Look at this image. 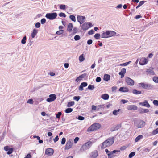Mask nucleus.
<instances>
[{
  "label": "nucleus",
  "mask_w": 158,
  "mask_h": 158,
  "mask_svg": "<svg viewBox=\"0 0 158 158\" xmlns=\"http://www.w3.org/2000/svg\"><path fill=\"white\" fill-rule=\"evenodd\" d=\"M114 137L109 138L102 143L101 148L104 149L107 146L112 145L114 143Z\"/></svg>",
  "instance_id": "obj_1"
},
{
  "label": "nucleus",
  "mask_w": 158,
  "mask_h": 158,
  "mask_svg": "<svg viewBox=\"0 0 158 158\" xmlns=\"http://www.w3.org/2000/svg\"><path fill=\"white\" fill-rule=\"evenodd\" d=\"M138 85L139 87H141L147 90H152L154 89V86L153 85L148 83L141 82L139 83Z\"/></svg>",
  "instance_id": "obj_2"
},
{
  "label": "nucleus",
  "mask_w": 158,
  "mask_h": 158,
  "mask_svg": "<svg viewBox=\"0 0 158 158\" xmlns=\"http://www.w3.org/2000/svg\"><path fill=\"white\" fill-rule=\"evenodd\" d=\"M101 127V125L98 123H94L91 125L87 129V132H91L97 130Z\"/></svg>",
  "instance_id": "obj_3"
},
{
  "label": "nucleus",
  "mask_w": 158,
  "mask_h": 158,
  "mask_svg": "<svg viewBox=\"0 0 158 158\" xmlns=\"http://www.w3.org/2000/svg\"><path fill=\"white\" fill-rule=\"evenodd\" d=\"M93 142L89 141L85 143L84 144L81 148L80 151L82 152L85 150L89 149L91 146Z\"/></svg>",
  "instance_id": "obj_4"
},
{
  "label": "nucleus",
  "mask_w": 158,
  "mask_h": 158,
  "mask_svg": "<svg viewBox=\"0 0 158 158\" xmlns=\"http://www.w3.org/2000/svg\"><path fill=\"white\" fill-rule=\"evenodd\" d=\"M134 124L138 128H141L143 127L145 125V122L142 120H138L135 121L134 122Z\"/></svg>",
  "instance_id": "obj_5"
},
{
  "label": "nucleus",
  "mask_w": 158,
  "mask_h": 158,
  "mask_svg": "<svg viewBox=\"0 0 158 158\" xmlns=\"http://www.w3.org/2000/svg\"><path fill=\"white\" fill-rule=\"evenodd\" d=\"M57 14L56 12L47 13L45 15V17L50 20H53L57 16Z\"/></svg>",
  "instance_id": "obj_6"
},
{
  "label": "nucleus",
  "mask_w": 158,
  "mask_h": 158,
  "mask_svg": "<svg viewBox=\"0 0 158 158\" xmlns=\"http://www.w3.org/2000/svg\"><path fill=\"white\" fill-rule=\"evenodd\" d=\"M93 26L90 22H85L81 26V28L83 31H86Z\"/></svg>",
  "instance_id": "obj_7"
},
{
  "label": "nucleus",
  "mask_w": 158,
  "mask_h": 158,
  "mask_svg": "<svg viewBox=\"0 0 158 158\" xmlns=\"http://www.w3.org/2000/svg\"><path fill=\"white\" fill-rule=\"evenodd\" d=\"M49 97L46 99V101L48 102H51L54 101L56 98V95L54 94L49 95Z\"/></svg>",
  "instance_id": "obj_8"
},
{
  "label": "nucleus",
  "mask_w": 158,
  "mask_h": 158,
  "mask_svg": "<svg viewBox=\"0 0 158 158\" xmlns=\"http://www.w3.org/2000/svg\"><path fill=\"white\" fill-rule=\"evenodd\" d=\"M77 21L81 24H83L84 22L85 19V16L81 15H77Z\"/></svg>",
  "instance_id": "obj_9"
},
{
  "label": "nucleus",
  "mask_w": 158,
  "mask_h": 158,
  "mask_svg": "<svg viewBox=\"0 0 158 158\" xmlns=\"http://www.w3.org/2000/svg\"><path fill=\"white\" fill-rule=\"evenodd\" d=\"M125 81L129 85L132 86L134 84V80L129 77H126L125 78Z\"/></svg>",
  "instance_id": "obj_10"
},
{
  "label": "nucleus",
  "mask_w": 158,
  "mask_h": 158,
  "mask_svg": "<svg viewBox=\"0 0 158 158\" xmlns=\"http://www.w3.org/2000/svg\"><path fill=\"white\" fill-rule=\"evenodd\" d=\"M54 150L51 148H48L45 150V154L49 156H52L54 153Z\"/></svg>",
  "instance_id": "obj_11"
},
{
  "label": "nucleus",
  "mask_w": 158,
  "mask_h": 158,
  "mask_svg": "<svg viewBox=\"0 0 158 158\" xmlns=\"http://www.w3.org/2000/svg\"><path fill=\"white\" fill-rule=\"evenodd\" d=\"M148 62V59L145 58H142L140 59L139 64L141 65H143L146 64Z\"/></svg>",
  "instance_id": "obj_12"
},
{
  "label": "nucleus",
  "mask_w": 158,
  "mask_h": 158,
  "mask_svg": "<svg viewBox=\"0 0 158 158\" xmlns=\"http://www.w3.org/2000/svg\"><path fill=\"white\" fill-rule=\"evenodd\" d=\"M139 104L140 105L142 106L147 108H149L150 107V105L147 100H144L143 102H139Z\"/></svg>",
  "instance_id": "obj_13"
},
{
  "label": "nucleus",
  "mask_w": 158,
  "mask_h": 158,
  "mask_svg": "<svg viewBox=\"0 0 158 158\" xmlns=\"http://www.w3.org/2000/svg\"><path fill=\"white\" fill-rule=\"evenodd\" d=\"M73 143L70 140L67 141L65 146V149L68 150L72 146Z\"/></svg>",
  "instance_id": "obj_14"
},
{
  "label": "nucleus",
  "mask_w": 158,
  "mask_h": 158,
  "mask_svg": "<svg viewBox=\"0 0 158 158\" xmlns=\"http://www.w3.org/2000/svg\"><path fill=\"white\" fill-rule=\"evenodd\" d=\"M87 75V74L85 73L79 76L76 79L75 81L77 82L80 81L82 78L85 77Z\"/></svg>",
  "instance_id": "obj_15"
},
{
  "label": "nucleus",
  "mask_w": 158,
  "mask_h": 158,
  "mask_svg": "<svg viewBox=\"0 0 158 158\" xmlns=\"http://www.w3.org/2000/svg\"><path fill=\"white\" fill-rule=\"evenodd\" d=\"M98 153L97 150H94L93 151L91 154V158H96L98 156Z\"/></svg>",
  "instance_id": "obj_16"
},
{
  "label": "nucleus",
  "mask_w": 158,
  "mask_h": 158,
  "mask_svg": "<svg viewBox=\"0 0 158 158\" xmlns=\"http://www.w3.org/2000/svg\"><path fill=\"white\" fill-rule=\"evenodd\" d=\"M120 152L119 150H114L113 151H111L110 152L111 153L108 154H107V155L109 156V158H111L113 157L114 156V155H113V154L114 153H115L117 152Z\"/></svg>",
  "instance_id": "obj_17"
},
{
  "label": "nucleus",
  "mask_w": 158,
  "mask_h": 158,
  "mask_svg": "<svg viewBox=\"0 0 158 158\" xmlns=\"http://www.w3.org/2000/svg\"><path fill=\"white\" fill-rule=\"evenodd\" d=\"M119 90L121 92H129V89L127 87H121L119 89Z\"/></svg>",
  "instance_id": "obj_18"
},
{
  "label": "nucleus",
  "mask_w": 158,
  "mask_h": 158,
  "mask_svg": "<svg viewBox=\"0 0 158 158\" xmlns=\"http://www.w3.org/2000/svg\"><path fill=\"white\" fill-rule=\"evenodd\" d=\"M137 109V107L134 105H129L127 107V109L128 110H136Z\"/></svg>",
  "instance_id": "obj_19"
},
{
  "label": "nucleus",
  "mask_w": 158,
  "mask_h": 158,
  "mask_svg": "<svg viewBox=\"0 0 158 158\" xmlns=\"http://www.w3.org/2000/svg\"><path fill=\"white\" fill-rule=\"evenodd\" d=\"M101 37L102 38H107L109 37V35L108 34V31L106 32L103 31V33L102 34Z\"/></svg>",
  "instance_id": "obj_20"
},
{
  "label": "nucleus",
  "mask_w": 158,
  "mask_h": 158,
  "mask_svg": "<svg viewBox=\"0 0 158 158\" xmlns=\"http://www.w3.org/2000/svg\"><path fill=\"white\" fill-rule=\"evenodd\" d=\"M126 72V69L125 68H123L122 69L121 71L118 74L119 75H121L122 78L124 76Z\"/></svg>",
  "instance_id": "obj_21"
},
{
  "label": "nucleus",
  "mask_w": 158,
  "mask_h": 158,
  "mask_svg": "<svg viewBox=\"0 0 158 158\" xmlns=\"http://www.w3.org/2000/svg\"><path fill=\"white\" fill-rule=\"evenodd\" d=\"M101 97L104 100H107L109 99V96L108 94H102Z\"/></svg>",
  "instance_id": "obj_22"
},
{
  "label": "nucleus",
  "mask_w": 158,
  "mask_h": 158,
  "mask_svg": "<svg viewBox=\"0 0 158 158\" xmlns=\"http://www.w3.org/2000/svg\"><path fill=\"white\" fill-rule=\"evenodd\" d=\"M109 37L115 36L116 34V33L112 31H108Z\"/></svg>",
  "instance_id": "obj_23"
},
{
  "label": "nucleus",
  "mask_w": 158,
  "mask_h": 158,
  "mask_svg": "<svg viewBox=\"0 0 158 158\" xmlns=\"http://www.w3.org/2000/svg\"><path fill=\"white\" fill-rule=\"evenodd\" d=\"M73 27V24L71 23H69L68 26L67 28V31H69V32L71 31L72 30Z\"/></svg>",
  "instance_id": "obj_24"
},
{
  "label": "nucleus",
  "mask_w": 158,
  "mask_h": 158,
  "mask_svg": "<svg viewBox=\"0 0 158 158\" xmlns=\"http://www.w3.org/2000/svg\"><path fill=\"white\" fill-rule=\"evenodd\" d=\"M38 32L37 30L35 29L33 30V32L31 33V36L32 38H34Z\"/></svg>",
  "instance_id": "obj_25"
},
{
  "label": "nucleus",
  "mask_w": 158,
  "mask_h": 158,
  "mask_svg": "<svg viewBox=\"0 0 158 158\" xmlns=\"http://www.w3.org/2000/svg\"><path fill=\"white\" fill-rule=\"evenodd\" d=\"M110 75L108 74H105L104 76L103 80L106 81H107L110 79Z\"/></svg>",
  "instance_id": "obj_26"
},
{
  "label": "nucleus",
  "mask_w": 158,
  "mask_h": 158,
  "mask_svg": "<svg viewBox=\"0 0 158 158\" xmlns=\"http://www.w3.org/2000/svg\"><path fill=\"white\" fill-rule=\"evenodd\" d=\"M97 111H99L102 109H104L105 108V106L104 104H102L97 106Z\"/></svg>",
  "instance_id": "obj_27"
},
{
  "label": "nucleus",
  "mask_w": 158,
  "mask_h": 158,
  "mask_svg": "<svg viewBox=\"0 0 158 158\" xmlns=\"http://www.w3.org/2000/svg\"><path fill=\"white\" fill-rule=\"evenodd\" d=\"M121 127V124H118L115 127H114V130H112V131H116L118 130Z\"/></svg>",
  "instance_id": "obj_28"
},
{
  "label": "nucleus",
  "mask_w": 158,
  "mask_h": 158,
  "mask_svg": "<svg viewBox=\"0 0 158 158\" xmlns=\"http://www.w3.org/2000/svg\"><path fill=\"white\" fill-rule=\"evenodd\" d=\"M132 93L133 94L136 95L141 94L142 93L141 91H138L135 89L132 91Z\"/></svg>",
  "instance_id": "obj_29"
},
{
  "label": "nucleus",
  "mask_w": 158,
  "mask_h": 158,
  "mask_svg": "<svg viewBox=\"0 0 158 158\" xmlns=\"http://www.w3.org/2000/svg\"><path fill=\"white\" fill-rule=\"evenodd\" d=\"M121 110V109H119L118 110H114L113 111V114L114 115H117L118 114V112L120 111Z\"/></svg>",
  "instance_id": "obj_30"
},
{
  "label": "nucleus",
  "mask_w": 158,
  "mask_h": 158,
  "mask_svg": "<svg viewBox=\"0 0 158 158\" xmlns=\"http://www.w3.org/2000/svg\"><path fill=\"white\" fill-rule=\"evenodd\" d=\"M83 55V54H82L79 56V59L80 61L82 62L85 59Z\"/></svg>",
  "instance_id": "obj_31"
},
{
  "label": "nucleus",
  "mask_w": 158,
  "mask_h": 158,
  "mask_svg": "<svg viewBox=\"0 0 158 158\" xmlns=\"http://www.w3.org/2000/svg\"><path fill=\"white\" fill-rule=\"evenodd\" d=\"M75 102L74 101H71L70 102H68L67 105V107H69L72 106L74 104Z\"/></svg>",
  "instance_id": "obj_32"
},
{
  "label": "nucleus",
  "mask_w": 158,
  "mask_h": 158,
  "mask_svg": "<svg viewBox=\"0 0 158 158\" xmlns=\"http://www.w3.org/2000/svg\"><path fill=\"white\" fill-rule=\"evenodd\" d=\"M143 136L142 135H140L137 136L135 139V141L136 142H138L140 139L142 138Z\"/></svg>",
  "instance_id": "obj_33"
},
{
  "label": "nucleus",
  "mask_w": 158,
  "mask_h": 158,
  "mask_svg": "<svg viewBox=\"0 0 158 158\" xmlns=\"http://www.w3.org/2000/svg\"><path fill=\"white\" fill-rule=\"evenodd\" d=\"M73 110V109L71 108H67L65 110V112L66 113H69L71 112Z\"/></svg>",
  "instance_id": "obj_34"
},
{
  "label": "nucleus",
  "mask_w": 158,
  "mask_h": 158,
  "mask_svg": "<svg viewBox=\"0 0 158 158\" xmlns=\"http://www.w3.org/2000/svg\"><path fill=\"white\" fill-rule=\"evenodd\" d=\"M27 37L26 36H24L21 41V43L23 44H24L26 43Z\"/></svg>",
  "instance_id": "obj_35"
},
{
  "label": "nucleus",
  "mask_w": 158,
  "mask_h": 158,
  "mask_svg": "<svg viewBox=\"0 0 158 158\" xmlns=\"http://www.w3.org/2000/svg\"><path fill=\"white\" fill-rule=\"evenodd\" d=\"M69 18L71 20L74 22H75L76 21V18L74 15H70L69 16Z\"/></svg>",
  "instance_id": "obj_36"
},
{
  "label": "nucleus",
  "mask_w": 158,
  "mask_h": 158,
  "mask_svg": "<svg viewBox=\"0 0 158 158\" xmlns=\"http://www.w3.org/2000/svg\"><path fill=\"white\" fill-rule=\"evenodd\" d=\"M95 88L94 86L92 85H89L88 86V89L89 90H93Z\"/></svg>",
  "instance_id": "obj_37"
},
{
  "label": "nucleus",
  "mask_w": 158,
  "mask_h": 158,
  "mask_svg": "<svg viewBox=\"0 0 158 158\" xmlns=\"http://www.w3.org/2000/svg\"><path fill=\"white\" fill-rule=\"evenodd\" d=\"M100 34L96 33L94 35V38H95L96 39V40H98L100 39Z\"/></svg>",
  "instance_id": "obj_38"
},
{
  "label": "nucleus",
  "mask_w": 158,
  "mask_h": 158,
  "mask_svg": "<svg viewBox=\"0 0 158 158\" xmlns=\"http://www.w3.org/2000/svg\"><path fill=\"white\" fill-rule=\"evenodd\" d=\"M135 154V152H132L130 153L129 155V158H132Z\"/></svg>",
  "instance_id": "obj_39"
},
{
  "label": "nucleus",
  "mask_w": 158,
  "mask_h": 158,
  "mask_svg": "<svg viewBox=\"0 0 158 158\" xmlns=\"http://www.w3.org/2000/svg\"><path fill=\"white\" fill-rule=\"evenodd\" d=\"M56 114V118L57 119H59L60 118L61 116L62 115V113L61 112H59Z\"/></svg>",
  "instance_id": "obj_40"
},
{
  "label": "nucleus",
  "mask_w": 158,
  "mask_h": 158,
  "mask_svg": "<svg viewBox=\"0 0 158 158\" xmlns=\"http://www.w3.org/2000/svg\"><path fill=\"white\" fill-rule=\"evenodd\" d=\"M153 81L156 83H158V77H154L152 78Z\"/></svg>",
  "instance_id": "obj_41"
},
{
  "label": "nucleus",
  "mask_w": 158,
  "mask_h": 158,
  "mask_svg": "<svg viewBox=\"0 0 158 158\" xmlns=\"http://www.w3.org/2000/svg\"><path fill=\"white\" fill-rule=\"evenodd\" d=\"M158 133V127L155 130H154L152 132V135H155Z\"/></svg>",
  "instance_id": "obj_42"
},
{
  "label": "nucleus",
  "mask_w": 158,
  "mask_h": 158,
  "mask_svg": "<svg viewBox=\"0 0 158 158\" xmlns=\"http://www.w3.org/2000/svg\"><path fill=\"white\" fill-rule=\"evenodd\" d=\"M74 38L75 41H78L81 38L79 35H76L75 36Z\"/></svg>",
  "instance_id": "obj_43"
},
{
  "label": "nucleus",
  "mask_w": 158,
  "mask_h": 158,
  "mask_svg": "<svg viewBox=\"0 0 158 158\" xmlns=\"http://www.w3.org/2000/svg\"><path fill=\"white\" fill-rule=\"evenodd\" d=\"M13 149L12 148H10L9 150L7 151V154L8 155H10L13 152Z\"/></svg>",
  "instance_id": "obj_44"
},
{
  "label": "nucleus",
  "mask_w": 158,
  "mask_h": 158,
  "mask_svg": "<svg viewBox=\"0 0 158 158\" xmlns=\"http://www.w3.org/2000/svg\"><path fill=\"white\" fill-rule=\"evenodd\" d=\"M151 149V148H150L148 147V148H144L143 149V151L145 152L148 153L150 151Z\"/></svg>",
  "instance_id": "obj_45"
},
{
  "label": "nucleus",
  "mask_w": 158,
  "mask_h": 158,
  "mask_svg": "<svg viewBox=\"0 0 158 158\" xmlns=\"http://www.w3.org/2000/svg\"><path fill=\"white\" fill-rule=\"evenodd\" d=\"M60 9L61 10H64L66 9V5L64 4H61L60 6Z\"/></svg>",
  "instance_id": "obj_46"
},
{
  "label": "nucleus",
  "mask_w": 158,
  "mask_h": 158,
  "mask_svg": "<svg viewBox=\"0 0 158 158\" xmlns=\"http://www.w3.org/2000/svg\"><path fill=\"white\" fill-rule=\"evenodd\" d=\"M131 62V61H128V62H126V63H124L123 64H120V65L121 66H127L129 64H130V63Z\"/></svg>",
  "instance_id": "obj_47"
},
{
  "label": "nucleus",
  "mask_w": 158,
  "mask_h": 158,
  "mask_svg": "<svg viewBox=\"0 0 158 158\" xmlns=\"http://www.w3.org/2000/svg\"><path fill=\"white\" fill-rule=\"evenodd\" d=\"M64 32L63 30H60L58 31H57L56 32V33L57 35H60L63 33Z\"/></svg>",
  "instance_id": "obj_48"
},
{
  "label": "nucleus",
  "mask_w": 158,
  "mask_h": 158,
  "mask_svg": "<svg viewBox=\"0 0 158 158\" xmlns=\"http://www.w3.org/2000/svg\"><path fill=\"white\" fill-rule=\"evenodd\" d=\"M59 15L60 17H63L65 18L66 17V15H65V14L63 12H61L60 13H59Z\"/></svg>",
  "instance_id": "obj_49"
},
{
  "label": "nucleus",
  "mask_w": 158,
  "mask_h": 158,
  "mask_svg": "<svg viewBox=\"0 0 158 158\" xmlns=\"http://www.w3.org/2000/svg\"><path fill=\"white\" fill-rule=\"evenodd\" d=\"M76 118L80 120H83L85 119L84 117L80 115L78 116V117H77Z\"/></svg>",
  "instance_id": "obj_50"
},
{
  "label": "nucleus",
  "mask_w": 158,
  "mask_h": 158,
  "mask_svg": "<svg viewBox=\"0 0 158 158\" xmlns=\"http://www.w3.org/2000/svg\"><path fill=\"white\" fill-rule=\"evenodd\" d=\"M80 98V97L79 96H74L73 98V99L74 100L76 101H78L79 100Z\"/></svg>",
  "instance_id": "obj_51"
},
{
  "label": "nucleus",
  "mask_w": 158,
  "mask_h": 158,
  "mask_svg": "<svg viewBox=\"0 0 158 158\" xmlns=\"http://www.w3.org/2000/svg\"><path fill=\"white\" fill-rule=\"evenodd\" d=\"M66 142V139L64 137H63L62 138L61 141V144L62 145H64L65 143Z\"/></svg>",
  "instance_id": "obj_52"
},
{
  "label": "nucleus",
  "mask_w": 158,
  "mask_h": 158,
  "mask_svg": "<svg viewBox=\"0 0 158 158\" xmlns=\"http://www.w3.org/2000/svg\"><path fill=\"white\" fill-rule=\"evenodd\" d=\"M46 22V20L45 18L42 19L40 20L41 23L42 24H44Z\"/></svg>",
  "instance_id": "obj_53"
},
{
  "label": "nucleus",
  "mask_w": 158,
  "mask_h": 158,
  "mask_svg": "<svg viewBox=\"0 0 158 158\" xmlns=\"http://www.w3.org/2000/svg\"><path fill=\"white\" fill-rule=\"evenodd\" d=\"M41 24L40 22H37L35 24V26L37 28H39Z\"/></svg>",
  "instance_id": "obj_54"
},
{
  "label": "nucleus",
  "mask_w": 158,
  "mask_h": 158,
  "mask_svg": "<svg viewBox=\"0 0 158 158\" xmlns=\"http://www.w3.org/2000/svg\"><path fill=\"white\" fill-rule=\"evenodd\" d=\"M41 114L43 116H45L46 115L47 116L49 117L50 115L48 114H46L45 112L43 111L41 113Z\"/></svg>",
  "instance_id": "obj_55"
},
{
  "label": "nucleus",
  "mask_w": 158,
  "mask_h": 158,
  "mask_svg": "<svg viewBox=\"0 0 158 158\" xmlns=\"http://www.w3.org/2000/svg\"><path fill=\"white\" fill-rule=\"evenodd\" d=\"M81 84L83 87H85L88 85V84L86 82H83L81 83Z\"/></svg>",
  "instance_id": "obj_56"
},
{
  "label": "nucleus",
  "mask_w": 158,
  "mask_h": 158,
  "mask_svg": "<svg viewBox=\"0 0 158 158\" xmlns=\"http://www.w3.org/2000/svg\"><path fill=\"white\" fill-rule=\"evenodd\" d=\"M27 103L30 104H32L33 103V100L32 99H30L27 101Z\"/></svg>",
  "instance_id": "obj_57"
},
{
  "label": "nucleus",
  "mask_w": 158,
  "mask_h": 158,
  "mask_svg": "<svg viewBox=\"0 0 158 158\" xmlns=\"http://www.w3.org/2000/svg\"><path fill=\"white\" fill-rule=\"evenodd\" d=\"M153 104L155 106H158V100H154L153 102Z\"/></svg>",
  "instance_id": "obj_58"
},
{
  "label": "nucleus",
  "mask_w": 158,
  "mask_h": 158,
  "mask_svg": "<svg viewBox=\"0 0 158 158\" xmlns=\"http://www.w3.org/2000/svg\"><path fill=\"white\" fill-rule=\"evenodd\" d=\"M94 33V31L93 29L90 30L88 32V34L89 35H92Z\"/></svg>",
  "instance_id": "obj_59"
},
{
  "label": "nucleus",
  "mask_w": 158,
  "mask_h": 158,
  "mask_svg": "<svg viewBox=\"0 0 158 158\" xmlns=\"http://www.w3.org/2000/svg\"><path fill=\"white\" fill-rule=\"evenodd\" d=\"M73 31V34H76L77 32V28L76 27H74Z\"/></svg>",
  "instance_id": "obj_60"
},
{
  "label": "nucleus",
  "mask_w": 158,
  "mask_h": 158,
  "mask_svg": "<svg viewBox=\"0 0 158 158\" xmlns=\"http://www.w3.org/2000/svg\"><path fill=\"white\" fill-rule=\"evenodd\" d=\"M101 78L100 77H97L96 79V81L97 82H99L101 81Z\"/></svg>",
  "instance_id": "obj_61"
},
{
  "label": "nucleus",
  "mask_w": 158,
  "mask_h": 158,
  "mask_svg": "<svg viewBox=\"0 0 158 158\" xmlns=\"http://www.w3.org/2000/svg\"><path fill=\"white\" fill-rule=\"evenodd\" d=\"M97 106H95L94 105H93L92 106V110H97Z\"/></svg>",
  "instance_id": "obj_62"
},
{
  "label": "nucleus",
  "mask_w": 158,
  "mask_h": 158,
  "mask_svg": "<svg viewBox=\"0 0 158 158\" xmlns=\"http://www.w3.org/2000/svg\"><path fill=\"white\" fill-rule=\"evenodd\" d=\"M59 140V138L58 135H56L55 138L53 140L54 141V143L56 142L57 141Z\"/></svg>",
  "instance_id": "obj_63"
},
{
  "label": "nucleus",
  "mask_w": 158,
  "mask_h": 158,
  "mask_svg": "<svg viewBox=\"0 0 158 158\" xmlns=\"http://www.w3.org/2000/svg\"><path fill=\"white\" fill-rule=\"evenodd\" d=\"M31 154L29 153H28L26 156L24 157V158H31Z\"/></svg>",
  "instance_id": "obj_64"
}]
</instances>
